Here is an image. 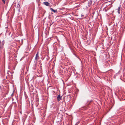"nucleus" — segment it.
Listing matches in <instances>:
<instances>
[{
  "label": "nucleus",
  "instance_id": "nucleus-4",
  "mask_svg": "<svg viewBox=\"0 0 125 125\" xmlns=\"http://www.w3.org/2000/svg\"><path fill=\"white\" fill-rule=\"evenodd\" d=\"M43 3L44 5L47 6H49L50 5V3L47 2H43Z\"/></svg>",
  "mask_w": 125,
  "mask_h": 125
},
{
  "label": "nucleus",
  "instance_id": "nucleus-6",
  "mask_svg": "<svg viewBox=\"0 0 125 125\" xmlns=\"http://www.w3.org/2000/svg\"><path fill=\"white\" fill-rule=\"evenodd\" d=\"M50 9L54 13H56L57 12V11L56 10H54L52 8H50Z\"/></svg>",
  "mask_w": 125,
  "mask_h": 125
},
{
  "label": "nucleus",
  "instance_id": "nucleus-2",
  "mask_svg": "<svg viewBox=\"0 0 125 125\" xmlns=\"http://www.w3.org/2000/svg\"><path fill=\"white\" fill-rule=\"evenodd\" d=\"M93 1L92 0H90L88 1V7H90L92 5Z\"/></svg>",
  "mask_w": 125,
  "mask_h": 125
},
{
  "label": "nucleus",
  "instance_id": "nucleus-11",
  "mask_svg": "<svg viewBox=\"0 0 125 125\" xmlns=\"http://www.w3.org/2000/svg\"><path fill=\"white\" fill-rule=\"evenodd\" d=\"M78 123H77L75 125H77L78 124Z\"/></svg>",
  "mask_w": 125,
  "mask_h": 125
},
{
  "label": "nucleus",
  "instance_id": "nucleus-15",
  "mask_svg": "<svg viewBox=\"0 0 125 125\" xmlns=\"http://www.w3.org/2000/svg\"><path fill=\"white\" fill-rule=\"evenodd\" d=\"M83 16V15H82V16Z\"/></svg>",
  "mask_w": 125,
  "mask_h": 125
},
{
  "label": "nucleus",
  "instance_id": "nucleus-12",
  "mask_svg": "<svg viewBox=\"0 0 125 125\" xmlns=\"http://www.w3.org/2000/svg\"><path fill=\"white\" fill-rule=\"evenodd\" d=\"M28 85H29V87H30V84H29ZM30 87H31V86H30Z\"/></svg>",
  "mask_w": 125,
  "mask_h": 125
},
{
  "label": "nucleus",
  "instance_id": "nucleus-5",
  "mask_svg": "<svg viewBox=\"0 0 125 125\" xmlns=\"http://www.w3.org/2000/svg\"><path fill=\"white\" fill-rule=\"evenodd\" d=\"M121 6H119L118 7V8L117 9V10L119 14H120Z\"/></svg>",
  "mask_w": 125,
  "mask_h": 125
},
{
  "label": "nucleus",
  "instance_id": "nucleus-13",
  "mask_svg": "<svg viewBox=\"0 0 125 125\" xmlns=\"http://www.w3.org/2000/svg\"><path fill=\"white\" fill-rule=\"evenodd\" d=\"M0 43H1V41L0 40Z\"/></svg>",
  "mask_w": 125,
  "mask_h": 125
},
{
  "label": "nucleus",
  "instance_id": "nucleus-14",
  "mask_svg": "<svg viewBox=\"0 0 125 125\" xmlns=\"http://www.w3.org/2000/svg\"><path fill=\"white\" fill-rule=\"evenodd\" d=\"M1 88V86L0 85V89Z\"/></svg>",
  "mask_w": 125,
  "mask_h": 125
},
{
  "label": "nucleus",
  "instance_id": "nucleus-1",
  "mask_svg": "<svg viewBox=\"0 0 125 125\" xmlns=\"http://www.w3.org/2000/svg\"><path fill=\"white\" fill-rule=\"evenodd\" d=\"M38 55L39 52H37L36 55L35 57V62H37L38 59L39 58V57L38 56Z\"/></svg>",
  "mask_w": 125,
  "mask_h": 125
},
{
  "label": "nucleus",
  "instance_id": "nucleus-3",
  "mask_svg": "<svg viewBox=\"0 0 125 125\" xmlns=\"http://www.w3.org/2000/svg\"><path fill=\"white\" fill-rule=\"evenodd\" d=\"M57 98L58 101H59L61 99L62 97H61V96L59 94L58 95Z\"/></svg>",
  "mask_w": 125,
  "mask_h": 125
},
{
  "label": "nucleus",
  "instance_id": "nucleus-9",
  "mask_svg": "<svg viewBox=\"0 0 125 125\" xmlns=\"http://www.w3.org/2000/svg\"><path fill=\"white\" fill-rule=\"evenodd\" d=\"M2 48L1 47H0V52H1V51L2 50Z\"/></svg>",
  "mask_w": 125,
  "mask_h": 125
},
{
  "label": "nucleus",
  "instance_id": "nucleus-10",
  "mask_svg": "<svg viewBox=\"0 0 125 125\" xmlns=\"http://www.w3.org/2000/svg\"><path fill=\"white\" fill-rule=\"evenodd\" d=\"M3 2L4 4H5V0H1Z\"/></svg>",
  "mask_w": 125,
  "mask_h": 125
},
{
  "label": "nucleus",
  "instance_id": "nucleus-7",
  "mask_svg": "<svg viewBox=\"0 0 125 125\" xmlns=\"http://www.w3.org/2000/svg\"><path fill=\"white\" fill-rule=\"evenodd\" d=\"M109 8H105L104 9V10L105 11H107L108 10H109Z\"/></svg>",
  "mask_w": 125,
  "mask_h": 125
},
{
  "label": "nucleus",
  "instance_id": "nucleus-8",
  "mask_svg": "<svg viewBox=\"0 0 125 125\" xmlns=\"http://www.w3.org/2000/svg\"><path fill=\"white\" fill-rule=\"evenodd\" d=\"M5 43V41L4 40H3L2 41V42L1 43V44L2 45V46H3V45Z\"/></svg>",
  "mask_w": 125,
  "mask_h": 125
},
{
  "label": "nucleus",
  "instance_id": "nucleus-17",
  "mask_svg": "<svg viewBox=\"0 0 125 125\" xmlns=\"http://www.w3.org/2000/svg\"><path fill=\"white\" fill-rule=\"evenodd\" d=\"M31 86H32V85H31Z\"/></svg>",
  "mask_w": 125,
  "mask_h": 125
},
{
  "label": "nucleus",
  "instance_id": "nucleus-16",
  "mask_svg": "<svg viewBox=\"0 0 125 125\" xmlns=\"http://www.w3.org/2000/svg\"><path fill=\"white\" fill-rule=\"evenodd\" d=\"M83 16V15H82V16Z\"/></svg>",
  "mask_w": 125,
  "mask_h": 125
}]
</instances>
